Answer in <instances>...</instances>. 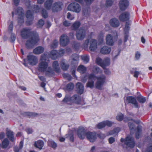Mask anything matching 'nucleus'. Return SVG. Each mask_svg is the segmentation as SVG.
Wrapping results in <instances>:
<instances>
[{"label":"nucleus","mask_w":152,"mask_h":152,"mask_svg":"<svg viewBox=\"0 0 152 152\" xmlns=\"http://www.w3.org/2000/svg\"><path fill=\"white\" fill-rule=\"evenodd\" d=\"M67 9L68 10L77 13L80 12L81 9L80 5L75 2L70 4L68 6Z\"/></svg>","instance_id":"7"},{"label":"nucleus","mask_w":152,"mask_h":152,"mask_svg":"<svg viewBox=\"0 0 152 152\" xmlns=\"http://www.w3.org/2000/svg\"><path fill=\"white\" fill-rule=\"evenodd\" d=\"M124 121L125 122L133 121L137 124H139V121H136L135 120H134L133 119L127 117H126L124 118Z\"/></svg>","instance_id":"47"},{"label":"nucleus","mask_w":152,"mask_h":152,"mask_svg":"<svg viewBox=\"0 0 152 152\" xmlns=\"http://www.w3.org/2000/svg\"><path fill=\"white\" fill-rule=\"evenodd\" d=\"M94 78L96 79V81L95 84L96 88L99 90H102V87L106 83V77L104 75H102L99 76H96L94 74L91 73L88 76V80H92Z\"/></svg>","instance_id":"3"},{"label":"nucleus","mask_w":152,"mask_h":152,"mask_svg":"<svg viewBox=\"0 0 152 152\" xmlns=\"http://www.w3.org/2000/svg\"><path fill=\"white\" fill-rule=\"evenodd\" d=\"M83 61L84 62H85L86 63H87L89 62V58L87 56H83L81 57Z\"/></svg>","instance_id":"52"},{"label":"nucleus","mask_w":152,"mask_h":152,"mask_svg":"<svg viewBox=\"0 0 152 152\" xmlns=\"http://www.w3.org/2000/svg\"><path fill=\"white\" fill-rule=\"evenodd\" d=\"M114 40L112 35L110 34H107L106 37V43L107 45L112 46L114 44Z\"/></svg>","instance_id":"18"},{"label":"nucleus","mask_w":152,"mask_h":152,"mask_svg":"<svg viewBox=\"0 0 152 152\" xmlns=\"http://www.w3.org/2000/svg\"><path fill=\"white\" fill-rule=\"evenodd\" d=\"M136 98L138 101L141 104L145 103L146 101L145 97H144L142 96H138Z\"/></svg>","instance_id":"37"},{"label":"nucleus","mask_w":152,"mask_h":152,"mask_svg":"<svg viewBox=\"0 0 152 152\" xmlns=\"http://www.w3.org/2000/svg\"><path fill=\"white\" fill-rule=\"evenodd\" d=\"M128 125L129 128V129L130 131H132L134 129V124L131 122H129Z\"/></svg>","instance_id":"58"},{"label":"nucleus","mask_w":152,"mask_h":152,"mask_svg":"<svg viewBox=\"0 0 152 152\" xmlns=\"http://www.w3.org/2000/svg\"><path fill=\"white\" fill-rule=\"evenodd\" d=\"M20 34L23 39H29L26 41L25 44L26 48L28 49L32 48L34 46L38 43L39 41L38 33L35 31H31L30 28H23L20 31Z\"/></svg>","instance_id":"1"},{"label":"nucleus","mask_w":152,"mask_h":152,"mask_svg":"<svg viewBox=\"0 0 152 152\" xmlns=\"http://www.w3.org/2000/svg\"><path fill=\"white\" fill-rule=\"evenodd\" d=\"M97 136L99 138L102 139H104L105 137V135L104 134L101 133L98 134Z\"/></svg>","instance_id":"63"},{"label":"nucleus","mask_w":152,"mask_h":152,"mask_svg":"<svg viewBox=\"0 0 152 152\" xmlns=\"http://www.w3.org/2000/svg\"><path fill=\"white\" fill-rule=\"evenodd\" d=\"M26 16L28 19V20L26 21V25L29 26L31 25L33 23V21L34 19V17L30 10H28L26 12Z\"/></svg>","instance_id":"11"},{"label":"nucleus","mask_w":152,"mask_h":152,"mask_svg":"<svg viewBox=\"0 0 152 152\" xmlns=\"http://www.w3.org/2000/svg\"><path fill=\"white\" fill-rule=\"evenodd\" d=\"M63 4L60 1H57L53 3L52 7V10L53 12H57L62 10V7Z\"/></svg>","instance_id":"13"},{"label":"nucleus","mask_w":152,"mask_h":152,"mask_svg":"<svg viewBox=\"0 0 152 152\" xmlns=\"http://www.w3.org/2000/svg\"><path fill=\"white\" fill-rule=\"evenodd\" d=\"M13 28V24L12 21L11 22L10 24L8 26V29L9 31L12 33Z\"/></svg>","instance_id":"55"},{"label":"nucleus","mask_w":152,"mask_h":152,"mask_svg":"<svg viewBox=\"0 0 152 152\" xmlns=\"http://www.w3.org/2000/svg\"><path fill=\"white\" fill-rule=\"evenodd\" d=\"M136 131L135 133V137L137 139L139 138L140 134L142 132V126H138L136 129H135Z\"/></svg>","instance_id":"31"},{"label":"nucleus","mask_w":152,"mask_h":152,"mask_svg":"<svg viewBox=\"0 0 152 152\" xmlns=\"http://www.w3.org/2000/svg\"><path fill=\"white\" fill-rule=\"evenodd\" d=\"M129 25V23L126 22L125 25V27L124 28V42H127L129 36V32L130 29Z\"/></svg>","instance_id":"16"},{"label":"nucleus","mask_w":152,"mask_h":152,"mask_svg":"<svg viewBox=\"0 0 152 152\" xmlns=\"http://www.w3.org/2000/svg\"><path fill=\"white\" fill-rule=\"evenodd\" d=\"M49 57L53 60L57 59L60 57V55L58 52L57 50H52L48 54Z\"/></svg>","instance_id":"20"},{"label":"nucleus","mask_w":152,"mask_h":152,"mask_svg":"<svg viewBox=\"0 0 152 152\" xmlns=\"http://www.w3.org/2000/svg\"><path fill=\"white\" fill-rule=\"evenodd\" d=\"M113 3V0H107L106 2V6L107 7L111 6Z\"/></svg>","instance_id":"54"},{"label":"nucleus","mask_w":152,"mask_h":152,"mask_svg":"<svg viewBox=\"0 0 152 152\" xmlns=\"http://www.w3.org/2000/svg\"><path fill=\"white\" fill-rule=\"evenodd\" d=\"M94 86V81L93 80H89L86 85L87 88H89L91 89L93 88Z\"/></svg>","instance_id":"39"},{"label":"nucleus","mask_w":152,"mask_h":152,"mask_svg":"<svg viewBox=\"0 0 152 152\" xmlns=\"http://www.w3.org/2000/svg\"><path fill=\"white\" fill-rule=\"evenodd\" d=\"M28 62L31 65H34L36 64L38 60L37 57L33 55H28L27 56Z\"/></svg>","instance_id":"19"},{"label":"nucleus","mask_w":152,"mask_h":152,"mask_svg":"<svg viewBox=\"0 0 152 152\" xmlns=\"http://www.w3.org/2000/svg\"><path fill=\"white\" fill-rule=\"evenodd\" d=\"M44 24V21L42 19L39 20L37 23V28H41Z\"/></svg>","instance_id":"48"},{"label":"nucleus","mask_w":152,"mask_h":152,"mask_svg":"<svg viewBox=\"0 0 152 152\" xmlns=\"http://www.w3.org/2000/svg\"><path fill=\"white\" fill-rule=\"evenodd\" d=\"M47 68L48 69H47L45 72V75L49 77L52 76L54 74L52 69L50 66L48 67Z\"/></svg>","instance_id":"26"},{"label":"nucleus","mask_w":152,"mask_h":152,"mask_svg":"<svg viewBox=\"0 0 152 152\" xmlns=\"http://www.w3.org/2000/svg\"><path fill=\"white\" fill-rule=\"evenodd\" d=\"M110 23L112 26L114 27H118L120 24L118 20L116 18H113L110 19Z\"/></svg>","instance_id":"23"},{"label":"nucleus","mask_w":152,"mask_h":152,"mask_svg":"<svg viewBox=\"0 0 152 152\" xmlns=\"http://www.w3.org/2000/svg\"><path fill=\"white\" fill-rule=\"evenodd\" d=\"M97 48V42L94 39H92L90 42L89 49L92 51H94Z\"/></svg>","instance_id":"21"},{"label":"nucleus","mask_w":152,"mask_h":152,"mask_svg":"<svg viewBox=\"0 0 152 152\" xmlns=\"http://www.w3.org/2000/svg\"><path fill=\"white\" fill-rule=\"evenodd\" d=\"M9 144V141L7 138H5L2 141L1 143V147L3 148H6Z\"/></svg>","instance_id":"35"},{"label":"nucleus","mask_w":152,"mask_h":152,"mask_svg":"<svg viewBox=\"0 0 152 152\" xmlns=\"http://www.w3.org/2000/svg\"><path fill=\"white\" fill-rule=\"evenodd\" d=\"M6 135L7 137L12 142L15 141V139L14 137V134L13 132L8 130L6 132Z\"/></svg>","instance_id":"27"},{"label":"nucleus","mask_w":152,"mask_h":152,"mask_svg":"<svg viewBox=\"0 0 152 152\" xmlns=\"http://www.w3.org/2000/svg\"><path fill=\"white\" fill-rule=\"evenodd\" d=\"M59 64L57 61L53 62L52 64V66L54 70L56 72H58L60 70V68L59 67Z\"/></svg>","instance_id":"32"},{"label":"nucleus","mask_w":152,"mask_h":152,"mask_svg":"<svg viewBox=\"0 0 152 152\" xmlns=\"http://www.w3.org/2000/svg\"><path fill=\"white\" fill-rule=\"evenodd\" d=\"M77 134L79 138L83 140L86 136L88 139L91 142H94L96 138V133L95 132H88L86 133L85 129L79 127L77 131Z\"/></svg>","instance_id":"2"},{"label":"nucleus","mask_w":152,"mask_h":152,"mask_svg":"<svg viewBox=\"0 0 152 152\" xmlns=\"http://www.w3.org/2000/svg\"><path fill=\"white\" fill-rule=\"evenodd\" d=\"M130 14L128 12L122 13L119 16V19L121 22H125L129 20L130 19Z\"/></svg>","instance_id":"17"},{"label":"nucleus","mask_w":152,"mask_h":152,"mask_svg":"<svg viewBox=\"0 0 152 152\" xmlns=\"http://www.w3.org/2000/svg\"><path fill=\"white\" fill-rule=\"evenodd\" d=\"M75 55L76 56L75 58H73L71 64L74 67L76 68L78 65L79 59L78 56L77 54H75Z\"/></svg>","instance_id":"30"},{"label":"nucleus","mask_w":152,"mask_h":152,"mask_svg":"<svg viewBox=\"0 0 152 152\" xmlns=\"http://www.w3.org/2000/svg\"><path fill=\"white\" fill-rule=\"evenodd\" d=\"M26 5L28 9L32 10L34 12L38 13L39 11V7L38 5H34L31 6L30 1L29 0L26 1Z\"/></svg>","instance_id":"14"},{"label":"nucleus","mask_w":152,"mask_h":152,"mask_svg":"<svg viewBox=\"0 0 152 152\" xmlns=\"http://www.w3.org/2000/svg\"><path fill=\"white\" fill-rule=\"evenodd\" d=\"M72 47L76 50H77L79 49L80 47V44L77 41H73L72 44Z\"/></svg>","instance_id":"41"},{"label":"nucleus","mask_w":152,"mask_h":152,"mask_svg":"<svg viewBox=\"0 0 152 152\" xmlns=\"http://www.w3.org/2000/svg\"><path fill=\"white\" fill-rule=\"evenodd\" d=\"M131 103L133 104L136 108H139V107L136 99L133 96H127L125 101V104Z\"/></svg>","instance_id":"9"},{"label":"nucleus","mask_w":152,"mask_h":152,"mask_svg":"<svg viewBox=\"0 0 152 152\" xmlns=\"http://www.w3.org/2000/svg\"><path fill=\"white\" fill-rule=\"evenodd\" d=\"M111 51L110 48L107 46H104L101 49L100 52L102 54H106L109 53Z\"/></svg>","instance_id":"28"},{"label":"nucleus","mask_w":152,"mask_h":152,"mask_svg":"<svg viewBox=\"0 0 152 152\" xmlns=\"http://www.w3.org/2000/svg\"><path fill=\"white\" fill-rule=\"evenodd\" d=\"M80 23L79 21L75 22L72 25V29L75 31L77 30L80 26Z\"/></svg>","instance_id":"38"},{"label":"nucleus","mask_w":152,"mask_h":152,"mask_svg":"<svg viewBox=\"0 0 152 152\" xmlns=\"http://www.w3.org/2000/svg\"><path fill=\"white\" fill-rule=\"evenodd\" d=\"M120 129L119 128H115L113 130L110 131L109 132V134L110 135L117 134L120 131Z\"/></svg>","instance_id":"42"},{"label":"nucleus","mask_w":152,"mask_h":152,"mask_svg":"<svg viewBox=\"0 0 152 152\" xmlns=\"http://www.w3.org/2000/svg\"><path fill=\"white\" fill-rule=\"evenodd\" d=\"M104 122H105L104 123L105 124V126H107L110 127L112 126L113 124L112 122L109 121H104Z\"/></svg>","instance_id":"59"},{"label":"nucleus","mask_w":152,"mask_h":152,"mask_svg":"<svg viewBox=\"0 0 152 152\" xmlns=\"http://www.w3.org/2000/svg\"><path fill=\"white\" fill-rule=\"evenodd\" d=\"M118 5L120 10L122 11H124L129 6V1L128 0H121L119 2Z\"/></svg>","instance_id":"15"},{"label":"nucleus","mask_w":152,"mask_h":152,"mask_svg":"<svg viewBox=\"0 0 152 152\" xmlns=\"http://www.w3.org/2000/svg\"><path fill=\"white\" fill-rule=\"evenodd\" d=\"M48 144L51 147L54 149H56L57 147L56 143L53 140L49 141L48 142Z\"/></svg>","instance_id":"45"},{"label":"nucleus","mask_w":152,"mask_h":152,"mask_svg":"<svg viewBox=\"0 0 152 152\" xmlns=\"http://www.w3.org/2000/svg\"><path fill=\"white\" fill-rule=\"evenodd\" d=\"M70 42L69 39L65 34H62L60 37V45L64 47L67 45Z\"/></svg>","instance_id":"10"},{"label":"nucleus","mask_w":152,"mask_h":152,"mask_svg":"<svg viewBox=\"0 0 152 152\" xmlns=\"http://www.w3.org/2000/svg\"><path fill=\"white\" fill-rule=\"evenodd\" d=\"M67 18L70 20H73L74 18L72 17L70 12H68L67 14Z\"/></svg>","instance_id":"64"},{"label":"nucleus","mask_w":152,"mask_h":152,"mask_svg":"<svg viewBox=\"0 0 152 152\" xmlns=\"http://www.w3.org/2000/svg\"><path fill=\"white\" fill-rule=\"evenodd\" d=\"M24 115L29 118H30L36 116L38 114L36 113L27 112L24 113Z\"/></svg>","instance_id":"36"},{"label":"nucleus","mask_w":152,"mask_h":152,"mask_svg":"<svg viewBox=\"0 0 152 152\" xmlns=\"http://www.w3.org/2000/svg\"><path fill=\"white\" fill-rule=\"evenodd\" d=\"M79 96L76 94H75L71 97H69L67 95H66L64 99L62 100V102L64 103H67L69 102V104H72L73 103H78Z\"/></svg>","instance_id":"6"},{"label":"nucleus","mask_w":152,"mask_h":152,"mask_svg":"<svg viewBox=\"0 0 152 152\" xmlns=\"http://www.w3.org/2000/svg\"><path fill=\"white\" fill-rule=\"evenodd\" d=\"M58 45V41L56 39H55L51 45L52 48H55L57 47Z\"/></svg>","instance_id":"49"},{"label":"nucleus","mask_w":152,"mask_h":152,"mask_svg":"<svg viewBox=\"0 0 152 152\" xmlns=\"http://www.w3.org/2000/svg\"><path fill=\"white\" fill-rule=\"evenodd\" d=\"M96 62L97 64L104 69V72L106 75H109L110 74V72L109 70L106 69V67L110 64V59L109 58H105L102 60L100 58L98 57L96 59Z\"/></svg>","instance_id":"4"},{"label":"nucleus","mask_w":152,"mask_h":152,"mask_svg":"<svg viewBox=\"0 0 152 152\" xmlns=\"http://www.w3.org/2000/svg\"><path fill=\"white\" fill-rule=\"evenodd\" d=\"M76 87L77 93L80 94H82L84 90L83 85L80 83L77 82L76 84Z\"/></svg>","instance_id":"22"},{"label":"nucleus","mask_w":152,"mask_h":152,"mask_svg":"<svg viewBox=\"0 0 152 152\" xmlns=\"http://www.w3.org/2000/svg\"><path fill=\"white\" fill-rule=\"evenodd\" d=\"M90 40L88 39H86L83 44V46L85 47H88L89 42Z\"/></svg>","instance_id":"60"},{"label":"nucleus","mask_w":152,"mask_h":152,"mask_svg":"<svg viewBox=\"0 0 152 152\" xmlns=\"http://www.w3.org/2000/svg\"><path fill=\"white\" fill-rule=\"evenodd\" d=\"M124 118V115L123 114H121L120 115H118L116 117V119L118 121H120L123 120Z\"/></svg>","instance_id":"53"},{"label":"nucleus","mask_w":152,"mask_h":152,"mask_svg":"<svg viewBox=\"0 0 152 152\" xmlns=\"http://www.w3.org/2000/svg\"><path fill=\"white\" fill-rule=\"evenodd\" d=\"M61 66L63 71H66L69 68V65L68 64H66L64 62H62L61 63Z\"/></svg>","instance_id":"40"},{"label":"nucleus","mask_w":152,"mask_h":152,"mask_svg":"<svg viewBox=\"0 0 152 152\" xmlns=\"http://www.w3.org/2000/svg\"><path fill=\"white\" fill-rule=\"evenodd\" d=\"M44 49L41 46H39L35 48L33 50V53L36 54H39L43 53Z\"/></svg>","instance_id":"24"},{"label":"nucleus","mask_w":152,"mask_h":152,"mask_svg":"<svg viewBox=\"0 0 152 152\" xmlns=\"http://www.w3.org/2000/svg\"><path fill=\"white\" fill-rule=\"evenodd\" d=\"M104 121L100 122L97 124L96 126V127L98 129H102L105 126V124Z\"/></svg>","instance_id":"43"},{"label":"nucleus","mask_w":152,"mask_h":152,"mask_svg":"<svg viewBox=\"0 0 152 152\" xmlns=\"http://www.w3.org/2000/svg\"><path fill=\"white\" fill-rule=\"evenodd\" d=\"M77 71L80 73L84 74L86 73L87 71V68L84 66L80 65L77 68Z\"/></svg>","instance_id":"33"},{"label":"nucleus","mask_w":152,"mask_h":152,"mask_svg":"<svg viewBox=\"0 0 152 152\" xmlns=\"http://www.w3.org/2000/svg\"><path fill=\"white\" fill-rule=\"evenodd\" d=\"M86 36V31L82 28H80L77 30L76 34L77 39L78 40H82L84 39Z\"/></svg>","instance_id":"12"},{"label":"nucleus","mask_w":152,"mask_h":152,"mask_svg":"<svg viewBox=\"0 0 152 152\" xmlns=\"http://www.w3.org/2000/svg\"><path fill=\"white\" fill-rule=\"evenodd\" d=\"M44 142L42 140H39L35 142L34 146L36 148L41 150L44 146Z\"/></svg>","instance_id":"29"},{"label":"nucleus","mask_w":152,"mask_h":152,"mask_svg":"<svg viewBox=\"0 0 152 152\" xmlns=\"http://www.w3.org/2000/svg\"><path fill=\"white\" fill-rule=\"evenodd\" d=\"M108 141L110 144H112L115 141V139L113 137H111L109 138Z\"/></svg>","instance_id":"62"},{"label":"nucleus","mask_w":152,"mask_h":152,"mask_svg":"<svg viewBox=\"0 0 152 152\" xmlns=\"http://www.w3.org/2000/svg\"><path fill=\"white\" fill-rule=\"evenodd\" d=\"M62 75L64 78H67V80L69 81H70L72 78V77L71 75L68 73H64Z\"/></svg>","instance_id":"46"},{"label":"nucleus","mask_w":152,"mask_h":152,"mask_svg":"<svg viewBox=\"0 0 152 152\" xmlns=\"http://www.w3.org/2000/svg\"><path fill=\"white\" fill-rule=\"evenodd\" d=\"M65 53V51L64 49H61L59 50V52L58 53L60 55V57L64 55Z\"/></svg>","instance_id":"61"},{"label":"nucleus","mask_w":152,"mask_h":152,"mask_svg":"<svg viewBox=\"0 0 152 152\" xmlns=\"http://www.w3.org/2000/svg\"><path fill=\"white\" fill-rule=\"evenodd\" d=\"M66 87L67 90L68 91H71L73 89L74 84L73 83L70 82L67 85Z\"/></svg>","instance_id":"44"},{"label":"nucleus","mask_w":152,"mask_h":152,"mask_svg":"<svg viewBox=\"0 0 152 152\" xmlns=\"http://www.w3.org/2000/svg\"><path fill=\"white\" fill-rule=\"evenodd\" d=\"M11 41V42H13L15 41L16 39L15 35L13 33H12L10 36Z\"/></svg>","instance_id":"56"},{"label":"nucleus","mask_w":152,"mask_h":152,"mask_svg":"<svg viewBox=\"0 0 152 152\" xmlns=\"http://www.w3.org/2000/svg\"><path fill=\"white\" fill-rule=\"evenodd\" d=\"M24 15L19 14L18 17V24L20 26H21L24 22Z\"/></svg>","instance_id":"34"},{"label":"nucleus","mask_w":152,"mask_h":152,"mask_svg":"<svg viewBox=\"0 0 152 152\" xmlns=\"http://www.w3.org/2000/svg\"><path fill=\"white\" fill-rule=\"evenodd\" d=\"M23 9L20 7H18L15 10L17 14H22L24 15V13L23 12Z\"/></svg>","instance_id":"50"},{"label":"nucleus","mask_w":152,"mask_h":152,"mask_svg":"<svg viewBox=\"0 0 152 152\" xmlns=\"http://www.w3.org/2000/svg\"><path fill=\"white\" fill-rule=\"evenodd\" d=\"M41 13L42 17L45 18H47L48 17V14L47 11L44 9H43L41 12Z\"/></svg>","instance_id":"51"},{"label":"nucleus","mask_w":152,"mask_h":152,"mask_svg":"<svg viewBox=\"0 0 152 152\" xmlns=\"http://www.w3.org/2000/svg\"><path fill=\"white\" fill-rule=\"evenodd\" d=\"M69 140L72 142H73L74 140V134L73 132L69 133Z\"/></svg>","instance_id":"57"},{"label":"nucleus","mask_w":152,"mask_h":152,"mask_svg":"<svg viewBox=\"0 0 152 152\" xmlns=\"http://www.w3.org/2000/svg\"><path fill=\"white\" fill-rule=\"evenodd\" d=\"M120 141L122 142H124L125 145L130 148H133L135 145L134 139L130 136H127L125 139L121 138Z\"/></svg>","instance_id":"5"},{"label":"nucleus","mask_w":152,"mask_h":152,"mask_svg":"<svg viewBox=\"0 0 152 152\" xmlns=\"http://www.w3.org/2000/svg\"><path fill=\"white\" fill-rule=\"evenodd\" d=\"M53 2V0H47L44 3L45 7L48 10L52 9Z\"/></svg>","instance_id":"25"},{"label":"nucleus","mask_w":152,"mask_h":152,"mask_svg":"<svg viewBox=\"0 0 152 152\" xmlns=\"http://www.w3.org/2000/svg\"><path fill=\"white\" fill-rule=\"evenodd\" d=\"M48 66V63L46 59L41 60L38 64L37 69L39 72H44L47 69Z\"/></svg>","instance_id":"8"}]
</instances>
